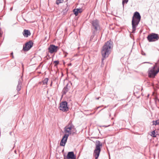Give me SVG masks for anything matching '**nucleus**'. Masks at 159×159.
<instances>
[{
    "instance_id": "obj_30",
    "label": "nucleus",
    "mask_w": 159,
    "mask_h": 159,
    "mask_svg": "<svg viewBox=\"0 0 159 159\" xmlns=\"http://www.w3.org/2000/svg\"><path fill=\"white\" fill-rule=\"evenodd\" d=\"M143 55H146V54L145 53H143Z\"/></svg>"
},
{
    "instance_id": "obj_12",
    "label": "nucleus",
    "mask_w": 159,
    "mask_h": 159,
    "mask_svg": "<svg viewBox=\"0 0 159 159\" xmlns=\"http://www.w3.org/2000/svg\"><path fill=\"white\" fill-rule=\"evenodd\" d=\"M72 84L69 82L67 84L66 86L64 87L62 90L63 94H66L70 90Z\"/></svg>"
},
{
    "instance_id": "obj_1",
    "label": "nucleus",
    "mask_w": 159,
    "mask_h": 159,
    "mask_svg": "<svg viewBox=\"0 0 159 159\" xmlns=\"http://www.w3.org/2000/svg\"><path fill=\"white\" fill-rule=\"evenodd\" d=\"M112 43L110 41H108L103 47L101 52L102 57V62L103 61L104 59L108 57L110 53L111 48L112 47Z\"/></svg>"
},
{
    "instance_id": "obj_17",
    "label": "nucleus",
    "mask_w": 159,
    "mask_h": 159,
    "mask_svg": "<svg viewBox=\"0 0 159 159\" xmlns=\"http://www.w3.org/2000/svg\"><path fill=\"white\" fill-rule=\"evenodd\" d=\"M48 78H45L42 82H39V83L43 85L47 84L48 83Z\"/></svg>"
},
{
    "instance_id": "obj_2",
    "label": "nucleus",
    "mask_w": 159,
    "mask_h": 159,
    "mask_svg": "<svg viewBox=\"0 0 159 159\" xmlns=\"http://www.w3.org/2000/svg\"><path fill=\"white\" fill-rule=\"evenodd\" d=\"M66 134H69V136L71 134H73L76 133V130L75 126L72 122H70L68 125L64 128V130Z\"/></svg>"
},
{
    "instance_id": "obj_20",
    "label": "nucleus",
    "mask_w": 159,
    "mask_h": 159,
    "mask_svg": "<svg viewBox=\"0 0 159 159\" xmlns=\"http://www.w3.org/2000/svg\"><path fill=\"white\" fill-rule=\"evenodd\" d=\"M151 135L154 137H156V135H155V131H152L151 133Z\"/></svg>"
},
{
    "instance_id": "obj_26",
    "label": "nucleus",
    "mask_w": 159,
    "mask_h": 159,
    "mask_svg": "<svg viewBox=\"0 0 159 159\" xmlns=\"http://www.w3.org/2000/svg\"><path fill=\"white\" fill-rule=\"evenodd\" d=\"M13 52H12L11 53V56H12V58H14V57L13 56Z\"/></svg>"
},
{
    "instance_id": "obj_8",
    "label": "nucleus",
    "mask_w": 159,
    "mask_h": 159,
    "mask_svg": "<svg viewBox=\"0 0 159 159\" xmlns=\"http://www.w3.org/2000/svg\"><path fill=\"white\" fill-rule=\"evenodd\" d=\"M33 45V43L31 41H30L25 43V45L23 46V50L24 51H28L31 48Z\"/></svg>"
},
{
    "instance_id": "obj_24",
    "label": "nucleus",
    "mask_w": 159,
    "mask_h": 159,
    "mask_svg": "<svg viewBox=\"0 0 159 159\" xmlns=\"http://www.w3.org/2000/svg\"><path fill=\"white\" fill-rule=\"evenodd\" d=\"M53 62L55 64V66L59 64V61H54Z\"/></svg>"
},
{
    "instance_id": "obj_10",
    "label": "nucleus",
    "mask_w": 159,
    "mask_h": 159,
    "mask_svg": "<svg viewBox=\"0 0 159 159\" xmlns=\"http://www.w3.org/2000/svg\"><path fill=\"white\" fill-rule=\"evenodd\" d=\"M68 136L69 134H65L64 135L60 143V145L61 146H65L67 142Z\"/></svg>"
},
{
    "instance_id": "obj_32",
    "label": "nucleus",
    "mask_w": 159,
    "mask_h": 159,
    "mask_svg": "<svg viewBox=\"0 0 159 159\" xmlns=\"http://www.w3.org/2000/svg\"><path fill=\"white\" fill-rule=\"evenodd\" d=\"M158 51H159V50H158Z\"/></svg>"
},
{
    "instance_id": "obj_3",
    "label": "nucleus",
    "mask_w": 159,
    "mask_h": 159,
    "mask_svg": "<svg viewBox=\"0 0 159 159\" xmlns=\"http://www.w3.org/2000/svg\"><path fill=\"white\" fill-rule=\"evenodd\" d=\"M92 24V32L93 33H99L101 30L100 27L98 20H95L91 22Z\"/></svg>"
},
{
    "instance_id": "obj_7",
    "label": "nucleus",
    "mask_w": 159,
    "mask_h": 159,
    "mask_svg": "<svg viewBox=\"0 0 159 159\" xmlns=\"http://www.w3.org/2000/svg\"><path fill=\"white\" fill-rule=\"evenodd\" d=\"M59 48L58 46L54 45H50L48 48V50L50 53H52L57 52Z\"/></svg>"
},
{
    "instance_id": "obj_13",
    "label": "nucleus",
    "mask_w": 159,
    "mask_h": 159,
    "mask_svg": "<svg viewBox=\"0 0 159 159\" xmlns=\"http://www.w3.org/2000/svg\"><path fill=\"white\" fill-rule=\"evenodd\" d=\"M132 18H134V19L137 20L139 21H140L141 17L139 13L136 11L134 13L133 16Z\"/></svg>"
},
{
    "instance_id": "obj_9",
    "label": "nucleus",
    "mask_w": 159,
    "mask_h": 159,
    "mask_svg": "<svg viewBox=\"0 0 159 159\" xmlns=\"http://www.w3.org/2000/svg\"><path fill=\"white\" fill-rule=\"evenodd\" d=\"M138 20L134 19V18H132V32L134 33L136 30V28L139 24V22Z\"/></svg>"
},
{
    "instance_id": "obj_15",
    "label": "nucleus",
    "mask_w": 159,
    "mask_h": 159,
    "mask_svg": "<svg viewBox=\"0 0 159 159\" xmlns=\"http://www.w3.org/2000/svg\"><path fill=\"white\" fill-rule=\"evenodd\" d=\"M31 33L30 31L28 30H24L23 31V35L25 37H27L30 35Z\"/></svg>"
},
{
    "instance_id": "obj_4",
    "label": "nucleus",
    "mask_w": 159,
    "mask_h": 159,
    "mask_svg": "<svg viewBox=\"0 0 159 159\" xmlns=\"http://www.w3.org/2000/svg\"><path fill=\"white\" fill-rule=\"evenodd\" d=\"M102 146V143L99 141H97L96 143V148L94 151V155L95 159H97L101 151V147Z\"/></svg>"
},
{
    "instance_id": "obj_11",
    "label": "nucleus",
    "mask_w": 159,
    "mask_h": 159,
    "mask_svg": "<svg viewBox=\"0 0 159 159\" xmlns=\"http://www.w3.org/2000/svg\"><path fill=\"white\" fill-rule=\"evenodd\" d=\"M64 159H76V157L73 152H69L66 157H64Z\"/></svg>"
},
{
    "instance_id": "obj_23",
    "label": "nucleus",
    "mask_w": 159,
    "mask_h": 159,
    "mask_svg": "<svg viewBox=\"0 0 159 159\" xmlns=\"http://www.w3.org/2000/svg\"><path fill=\"white\" fill-rule=\"evenodd\" d=\"M68 10V9L67 8H66L65 9L63 10V14H65L66 13L67 11Z\"/></svg>"
},
{
    "instance_id": "obj_5",
    "label": "nucleus",
    "mask_w": 159,
    "mask_h": 159,
    "mask_svg": "<svg viewBox=\"0 0 159 159\" xmlns=\"http://www.w3.org/2000/svg\"><path fill=\"white\" fill-rule=\"evenodd\" d=\"M147 39L149 42H154L159 39V35L157 34L152 33L148 35Z\"/></svg>"
},
{
    "instance_id": "obj_16",
    "label": "nucleus",
    "mask_w": 159,
    "mask_h": 159,
    "mask_svg": "<svg viewBox=\"0 0 159 159\" xmlns=\"http://www.w3.org/2000/svg\"><path fill=\"white\" fill-rule=\"evenodd\" d=\"M82 11V10L81 8L74 9L73 10L74 14L76 16H77L79 13H81Z\"/></svg>"
},
{
    "instance_id": "obj_31",
    "label": "nucleus",
    "mask_w": 159,
    "mask_h": 159,
    "mask_svg": "<svg viewBox=\"0 0 159 159\" xmlns=\"http://www.w3.org/2000/svg\"><path fill=\"white\" fill-rule=\"evenodd\" d=\"M69 65H71V64H70Z\"/></svg>"
},
{
    "instance_id": "obj_19",
    "label": "nucleus",
    "mask_w": 159,
    "mask_h": 159,
    "mask_svg": "<svg viewBox=\"0 0 159 159\" xmlns=\"http://www.w3.org/2000/svg\"><path fill=\"white\" fill-rule=\"evenodd\" d=\"M153 124L155 125H159V120H157L155 121H152Z\"/></svg>"
},
{
    "instance_id": "obj_18",
    "label": "nucleus",
    "mask_w": 159,
    "mask_h": 159,
    "mask_svg": "<svg viewBox=\"0 0 159 159\" xmlns=\"http://www.w3.org/2000/svg\"><path fill=\"white\" fill-rule=\"evenodd\" d=\"M97 34L98 33H93V32H92V34L90 37V40L92 41L94 36Z\"/></svg>"
},
{
    "instance_id": "obj_27",
    "label": "nucleus",
    "mask_w": 159,
    "mask_h": 159,
    "mask_svg": "<svg viewBox=\"0 0 159 159\" xmlns=\"http://www.w3.org/2000/svg\"><path fill=\"white\" fill-rule=\"evenodd\" d=\"M100 98V97H98V98H96V99H97V100H98Z\"/></svg>"
},
{
    "instance_id": "obj_29",
    "label": "nucleus",
    "mask_w": 159,
    "mask_h": 159,
    "mask_svg": "<svg viewBox=\"0 0 159 159\" xmlns=\"http://www.w3.org/2000/svg\"><path fill=\"white\" fill-rule=\"evenodd\" d=\"M145 63L150 64V62H146Z\"/></svg>"
},
{
    "instance_id": "obj_6",
    "label": "nucleus",
    "mask_w": 159,
    "mask_h": 159,
    "mask_svg": "<svg viewBox=\"0 0 159 159\" xmlns=\"http://www.w3.org/2000/svg\"><path fill=\"white\" fill-rule=\"evenodd\" d=\"M67 103L66 101L62 102L60 104V106L59 107L60 110L63 111H67L69 109L67 106Z\"/></svg>"
},
{
    "instance_id": "obj_21",
    "label": "nucleus",
    "mask_w": 159,
    "mask_h": 159,
    "mask_svg": "<svg viewBox=\"0 0 159 159\" xmlns=\"http://www.w3.org/2000/svg\"><path fill=\"white\" fill-rule=\"evenodd\" d=\"M63 2V0H57L56 3L58 5L59 3H62Z\"/></svg>"
},
{
    "instance_id": "obj_14",
    "label": "nucleus",
    "mask_w": 159,
    "mask_h": 159,
    "mask_svg": "<svg viewBox=\"0 0 159 159\" xmlns=\"http://www.w3.org/2000/svg\"><path fill=\"white\" fill-rule=\"evenodd\" d=\"M22 79L21 78H20L18 81V84L17 86L16 90L18 92H19L20 90L21 89V80Z\"/></svg>"
},
{
    "instance_id": "obj_28",
    "label": "nucleus",
    "mask_w": 159,
    "mask_h": 159,
    "mask_svg": "<svg viewBox=\"0 0 159 159\" xmlns=\"http://www.w3.org/2000/svg\"><path fill=\"white\" fill-rule=\"evenodd\" d=\"M67 54V53H66V54L65 55V57H66V56Z\"/></svg>"
},
{
    "instance_id": "obj_25",
    "label": "nucleus",
    "mask_w": 159,
    "mask_h": 159,
    "mask_svg": "<svg viewBox=\"0 0 159 159\" xmlns=\"http://www.w3.org/2000/svg\"><path fill=\"white\" fill-rule=\"evenodd\" d=\"M156 67H157V65H156L154 66L153 67H152V68H151L155 70V69L156 68Z\"/></svg>"
},
{
    "instance_id": "obj_22",
    "label": "nucleus",
    "mask_w": 159,
    "mask_h": 159,
    "mask_svg": "<svg viewBox=\"0 0 159 159\" xmlns=\"http://www.w3.org/2000/svg\"><path fill=\"white\" fill-rule=\"evenodd\" d=\"M128 0H122V4L123 7L124 6V4L125 3H127L128 2Z\"/></svg>"
}]
</instances>
